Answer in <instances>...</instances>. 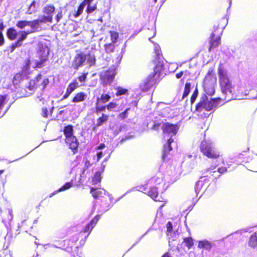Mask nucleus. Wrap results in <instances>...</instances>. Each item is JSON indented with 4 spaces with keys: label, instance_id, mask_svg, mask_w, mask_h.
I'll return each instance as SVG.
<instances>
[{
    "label": "nucleus",
    "instance_id": "6e6552de",
    "mask_svg": "<svg viewBox=\"0 0 257 257\" xmlns=\"http://www.w3.org/2000/svg\"><path fill=\"white\" fill-rule=\"evenodd\" d=\"M55 7L53 4H47L42 9V12L45 15L40 19H37L39 23H52L53 15L55 11Z\"/></svg>",
    "mask_w": 257,
    "mask_h": 257
},
{
    "label": "nucleus",
    "instance_id": "72a5a7b5",
    "mask_svg": "<svg viewBox=\"0 0 257 257\" xmlns=\"http://www.w3.org/2000/svg\"><path fill=\"white\" fill-rule=\"evenodd\" d=\"M191 84L190 82H186L185 84L183 94L182 95V97L181 99L183 100L185 98L187 97L189 94L191 90Z\"/></svg>",
    "mask_w": 257,
    "mask_h": 257
},
{
    "label": "nucleus",
    "instance_id": "9b49d317",
    "mask_svg": "<svg viewBox=\"0 0 257 257\" xmlns=\"http://www.w3.org/2000/svg\"><path fill=\"white\" fill-rule=\"evenodd\" d=\"M16 25L20 29H23L26 26L30 27L31 30H33L41 29L38 19H35L32 21L19 20L17 22Z\"/></svg>",
    "mask_w": 257,
    "mask_h": 257
},
{
    "label": "nucleus",
    "instance_id": "a211bd4d",
    "mask_svg": "<svg viewBox=\"0 0 257 257\" xmlns=\"http://www.w3.org/2000/svg\"><path fill=\"white\" fill-rule=\"evenodd\" d=\"M79 87V85L76 79L74 80L72 82L69 83L68 85L66 92L63 95L62 100L67 99L71 94L78 88Z\"/></svg>",
    "mask_w": 257,
    "mask_h": 257
},
{
    "label": "nucleus",
    "instance_id": "a19ab883",
    "mask_svg": "<svg viewBox=\"0 0 257 257\" xmlns=\"http://www.w3.org/2000/svg\"><path fill=\"white\" fill-rule=\"evenodd\" d=\"M183 241L188 249H190L194 245L193 240L191 237L184 238Z\"/></svg>",
    "mask_w": 257,
    "mask_h": 257
},
{
    "label": "nucleus",
    "instance_id": "774afa93",
    "mask_svg": "<svg viewBox=\"0 0 257 257\" xmlns=\"http://www.w3.org/2000/svg\"><path fill=\"white\" fill-rule=\"evenodd\" d=\"M28 14H32V12H29Z\"/></svg>",
    "mask_w": 257,
    "mask_h": 257
},
{
    "label": "nucleus",
    "instance_id": "9d476101",
    "mask_svg": "<svg viewBox=\"0 0 257 257\" xmlns=\"http://www.w3.org/2000/svg\"><path fill=\"white\" fill-rule=\"evenodd\" d=\"M100 218V215L98 214L96 215L93 218L91 219L90 222L85 226L83 229L78 234V238H79L80 237H82V236H81L82 233H86V235H85L82 238L81 241H83V243H84L85 241L86 238L90 234L92 229L96 225Z\"/></svg>",
    "mask_w": 257,
    "mask_h": 257
},
{
    "label": "nucleus",
    "instance_id": "0eeeda50",
    "mask_svg": "<svg viewBox=\"0 0 257 257\" xmlns=\"http://www.w3.org/2000/svg\"><path fill=\"white\" fill-rule=\"evenodd\" d=\"M93 1L94 0H83L78 6L77 11L74 13H70L69 16L72 15L75 18L78 17L82 14L85 5L87 6L86 9V13L88 14L92 13L97 8V4H91Z\"/></svg>",
    "mask_w": 257,
    "mask_h": 257
},
{
    "label": "nucleus",
    "instance_id": "393cba45",
    "mask_svg": "<svg viewBox=\"0 0 257 257\" xmlns=\"http://www.w3.org/2000/svg\"><path fill=\"white\" fill-rule=\"evenodd\" d=\"M19 32L14 28H9L7 29L6 32V35L8 39L10 40L13 41L17 38Z\"/></svg>",
    "mask_w": 257,
    "mask_h": 257
},
{
    "label": "nucleus",
    "instance_id": "4468645a",
    "mask_svg": "<svg viewBox=\"0 0 257 257\" xmlns=\"http://www.w3.org/2000/svg\"><path fill=\"white\" fill-rule=\"evenodd\" d=\"M162 129L164 134L170 135V137H172V135H175L177 134L179 127L177 124L166 122L163 124Z\"/></svg>",
    "mask_w": 257,
    "mask_h": 257
},
{
    "label": "nucleus",
    "instance_id": "bf43d9fd",
    "mask_svg": "<svg viewBox=\"0 0 257 257\" xmlns=\"http://www.w3.org/2000/svg\"><path fill=\"white\" fill-rule=\"evenodd\" d=\"M105 147V145L104 143H101L96 147V149H102Z\"/></svg>",
    "mask_w": 257,
    "mask_h": 257
},
{
    "label": "nucleus",
    "instance_id": "49530a36",
    "mask_svg": "<svg viewBox=\"0 0 257 257\" xmlns=\"http://www.w3.org/2000/svg\"><path fill=\"white\" fill-rule=\"evenodd\" d=\"M88 73H83L82 74L78 77V80L80 82L84 83L86 81Z\"/></svg>",
    "mask_w": 257,
    "mask_h": 257
},
{
    "label": "nucleus",
    "instance_id": "7c9ffc66",
    "mask_svg": "<svg viewBox=\"0 0 257 257\" xmlns=\"http://www.w3.org/2000/svg\"><path fill=\"white\" fill-rule=\"evenodd\" d=\"M249 246L255 248L257 247V233L256 232L254 233L252 235H251L249 242Z\"/></svg>",
    "mask_w": 257,
    "mask_h": 257
},
{
    "label": "nucleus",
    "instance_id": "58836bf2",
    "mask_svg": "<svg viewBox=\"0 0 257 257\" xmlns=\"http://www.w3.org/2000/svg\"><path fill=\"white\" fill-rule=\"evenodd\" d=\"M5 28V25L2 20H0V46L5 43V39L3 34V31Z\"/></svg>",
    "mask_w": 257,
    "mask_h": 257
},
{
    "label": "nucleus",
    "instance_id": "f704fd0d",
    "mask_svg": "<svg viewBox=\"0 0 257 257\" xmlns=\"http://www.w3.org/2000/svg\"><path fill=\"white\" fill-rule=\"evenodd\" d=\"M101 174L100 172H96L95 173L92 179V184L96 185L100 183L101 181Z\"/></svg>",
    "mask_w": 257,
    "mask_h": 257
},
{
    "label": "nucleus",
    "instance_id": "c85d7f7f",
    "mask_svg": "<svg viewBox=\"0 0 257 257\" xmlns=\"http://www.w3.org/2000/svg\"><path fill=\"white\" fill-rule=\"evenodd\" d=\"M23 79L22 73L18 72L15 74L13 78L12 82L14 85L19 84Z\"/></svg>",
    "mask_w": 257,
    "mask_h": 257
},
{
    "label": "nucleus",
    "instance_id": "39448f33",
    "mask_svg": "<svg viewBox=\"0 0 257 257\" xmlns=\"http://www.w3.org/2000/svg\"><path fill=\"white\" fill-rule=\"evenodd\" d=\"M49 83V80L47 77H43L41 73L37 75L33 79H31L29 82L28 86L26 87L30 92L29 95L33 94L37 88H40L41 90H44Z\"/></svg>",
    "mask_w": 257,
    "mask_h": 257
},
{
    "label": "nucleus",
    "instance_id": "603ef678",
    "mask_svg": "<svg viewBox=\"0 0 257 257\" xmlns=\"http://www.w3.org/2000/svg\"><path fill=\"white\" fill-rule=\"evenodd\" d=\"M167 227V235H169L170 233H171L172 232L173 230V225L171 222L169 221L167 222L166 225Z\"/></svg>",
    "mask_w": 257,
    "mask_h": 257
},
{
    "label": "nucleus",
    "instance_id": "2f4dec72",
    "mask_svg": "<svg viewBox=\"0 0 257 257\" xmlns=\"http://www.w3.org/2000/svg\"><path fill=\"white\" fill-rule=\"evenodd\" d=\"M73 185L72 181L71 182H66L64 185H63L61 187H60L58 190L55 191L53 193L50 195V197L52 196L53 195L55 194L56 192L63 191L66 190L69 188H70Z\"/></svg>",
    "mask_w": 257,
    "mask_h": 257
},
{
    "label": "nucleus",
    "instance_id": "052dcab7",
    "mask_svg": "<svg viewBox=\"0 0 257 257\" xmlns=\"http://www.w3.org/2000/svg\"><path fill=\"white\" fill-rule=\"evenodd\" d=\"M36 6V1L33 0L28 7L29 9H30L32 7H35Z\"/></svg>",
    "mask_w": 257,
    "mask_h": 257
},
{
    "label": "nucleus",
    "instance_id": "c9c22d12",
    "mask_svg": "<svg viewBox=\"0 0 257 257\" xmlns=\"http://www.w3.org/2000/svg\"><path fill=\"white\" fill-rule=\"evenodd\" d=\"M109 33L110 35L111 43L115 44L118 41L119 33L115 31H110Z\"/></svg>",
    "mask_w": 257,
    "mask_h": 257
},
{
    "label": "nucleus",
    "instance_id": "ddd939ff",
    "mask_svg": "<svg viewBox=\"0 0 257 257\" xmlns=\"http://www.w3.org/2000/svg\"><path fill=\"white\" fill-rule=\"evenodd\" d=\"M87 56L83 52L77 54L72 61V67L75 70H78L79 67L83 66L86 61Z\"/></svg>",
    "mask_w": 257,
    "mask_h": 257
},
{
    "label": "nucleus",
    "instance_id": "2eb2a0df",
    "mask_svg": "<svg viewBox=\"0 0 257 257\" xmlns=\"http://www.w3.org/2000/svg\"><path fill=\"white\" fill-rule=\"evenodd\" d=\"M226 25L227 20L225 18H222L214 24L211 33H214V34H219L221 36L223 30L225 28Z\"/></svg>",
    "mask_w": 257,
    "mask_h": 257
},
{
    "label": "nucleus",
    "instance_id": "f8f14e48",
    "mask_svg": "<svg viewBox=\"0 0 257 257\" xmlns=\"http://www.w3.org/2000/svg\"><path fill=\"white\" fill-rule=\"evenodd\" d=\"M139 189L144 194H147L155 201L161 202L162 200L158 198V190L156 187H152L149 189L145 185L139 186Z\"/></svg>",
    "mask_w": 257,
    "mask_h": 257
},
{
    "label": "nucleus",
    "instance_id": "e2e57ef3",
    "mask_svg": "<svg viewBox=\"0 0 257 257\" xmlns=\"http://www.w3.org/2000/svg\"><path fill=\"white\" fill-rule=\"evenodd\" d=\"M160 126V124H154L153 125V128H155L156 126V127H159Z\"/></svg>",
    "mask_w": 257,
    "mask_h": 257
},
{
    "label": "nucleus",
    "instance_id": "13d9d810",
    "mask_svg": "<svg viewBox=\"0 0 257 257\" xmlns=\"http://www.w3.org/2000/svg\"><path fill=\"white\" fill-rule=\"evenodd\" d=\"M153 179L156 182L158 181V184H160L163 182V179L162 177H154Z\"/></svg>",
    "mask_w": 257,
    "mask_h": 257
},
{
    "label": "nucleus",
    "instance_id": "dca6fc26",
    "mask_svg": "<svg viewBox=\"0 0 257 257\" xmlns=\"http://www.w3.org/2000/svg\"><path fill=\"white\" fill-rule=\"evenodd\" d=\"M227 171V168L225 167H222L219 168L217 170L212 171L211 168H208L206 171V175L203 177H207L212 178L213 180L217 179L221 174L224 173Z\"/></svg>",
    "mask_w": 257,
    "mask_h": 257
},
{
    "label": "nucleus",
    "instance_id": "1a4fd4ad",
    "mask_svg": "<svg viewBox=\"0 0 257 257\" xmlns=\"http://www.w3.org/2000/svg\"><path fill=\"white\" fill-rule=\"evenodd\" d=\"M213 109V102L208 99L206 96L202 97L199 102L197 103L195 106V111L201 113L204 110L210 111Z\"/></svg>",
    "mask_w": 257,
    "mask_h": 257
},
{
    "label": "nucleus",
    "instance_id": "c03bdc74",
    "mask_svg": "<svg viewBox=\"0 0 257 257\" xmlns=\"http://www.w3.org/2000/svg\"><path fill=\"white\" fill-rule=\"evenodd\" d=\"M7 97V95H0V114L1 113V110L4 107Z\"/></svg>",
    "mask_w": 257,
    "mask_h": 257
},
{
    "label": "nucleus",
    "instance_id": "de8ad7c7",
    "mask_svg": "<svg viewBox=\"0 0 257 257\" xmlns=\"http://www.w3.org/2000/svg\"><path fill=\"white\" fill-rule=\"evenodd\" d=\"M25 65L23 66L22 70L23 71L26 72L28 71L30 68V61L29 59H26L24 61Z\"/></svg>",
    "mask_w": 257,
    "mask_h": 257
},
{
    "label": "nucleus",
    "instance_id": "f257e3e1",
    "mask_svg": "<svg viewBox=\"0 0 257 257\" xmlns=\"http://www.w3.org/2000/svg\"><path fill=\"white\" fill-rule=\"evenodd\" d=\"M219 81L222 93L225 95L223 99L225 102L233 99H243L244 97L248 95L249 92L257 88V83L255 86L245 84L240 86L236 90L231 80L229 78L227 73L223 70L221 67L218 68Z\"/></svg>",
    "mask_w": 257,
    "mask_h": 257
},
{
    "label": "nucleus",
    "instance_id": "423d86ee",
    "mask_svg": "<svg viewBox=\"0 0 257 257\" xmlns=\"http://www.w3.org/2000/svg\"><path fill=\"white\" fill-rule=\"evenodd\" d=\"M216 82V78L213 74L212 71H209L204 79L203 84L204 90L206 94L209 96L214 94Z\"/></svg>",
    "mask_w": 257,
    "mask_h": 257
},
{
    "label": "nucleus",
    "instance_id": "5fc2aeb1",
    "mask_svg": "<svg viewBox=\"0 0 257 257\" xmlns=\"http://www.w3.org/2000/svg\"><path fill=\"white\" fill-rule=\"evenodd\" d=\"M48 111L46 107L42 108V116L44 118H47L48 116Z\"/></svg>",
    "mask_w": 257,
    "mask_h": 257
},
{
    "label": "nucleus",
    "instance_id": "a878e982",
    "mask_svg": "<svg viewBox=\"0 0 257 257\" xmlns=\"http://www.w3.org/2000/svg\"><path fill=\"white\" fill-rule=\"evenodd\" d=\"M108 119L109 116L104 113H102L101 116L97 118L96 126L100 127L102 126L104 123L106 122Z\"/></svg>",
    "mask_w": 257,
    "mask_h": 257
},
{
    "label": "nucleus",
    "instance_id": "3c124183",
    "mask_svg": "<svg viewBox=\"0 0 257 257\" xmlns=\"http://www.w3.org/2000/svg\"><path fill=\"white\" fill-rule=\"evenodd\" d=\"M45 249L47 252L53 253L57 249V247L53 245H46Z\"/></svg>",
    "mask_w": 257,
    "mask_h": 257
},
{
    "label": "nucleus",
    "instance_id": "b1692460",
    "mask_svg": "<svg viewBox=\"0 0 257 257\" xmlns=\"http://www.w3.org/2000/svg\"><path fill=\"white\" fill-rule=\"evenodd\" d=\"M86 98L87 94L84 92H77L72 98L71 102L74 103H80L85 101Z\"/></svg>",
    "mask_w": 257,
    "mask_h": 257
},
{
    "label": "nucleus",
    "instance_id": "69168bd1",
    "mask_svg": "<svg viewBox=\"0 0 257 257\" xmlns=\"http://www.w3.org/2000/svg\"><path fill=\"white\" fill-rule=\"evenodd\" d=\"M60 247H63V248H66V249H67V248H68L67 247H66L65 245H61V246H60Z\"/></svg>",
    "mask_w": 257,
    "mask_h": 257
},
{
    "label": "nucleus",
    "instance_id": "4d7b16f0",
    "mask_svg": "<svg viewBox=\"0 0 257 257\" xmlns=\"http://www.w3.org/2000/svg\"><path fill=\"white\" fill-rule=\"evenodd\" d=\"M183 74H184V72L183 71H181L178 73H177L175 74V76L177 79H180V78L182 77V76H183Z\"/></svg>",
    "mask_w": 257,
    "mask_h": 257
},
{
    "label": "nucleus",
    "instance_id": "cd10ccee",
    "mask_svg": "<svg viewBox=\"0 0 257 257\" xmlns=\"http://www.w3.org/2000/svg\"><path fill=\"white\" fill-rule=\"evenodd\" d=\"M87 56L86 61L89 67L94 66L96 63V58L94 55L88 53L86 54Z\"/></svg>",
    "mask_w": 257,
    "mask_h": 257
},
{
    "label": "nucleus",
    "instance_id": "473e14b6",
    "mask_svg": "<svg viewBox=\"0 0 257 257\" xmlns=\"http://www.w3.org/2000/svg\"><path fill=\"white\" fill-rule=\"evenodd\" d=\"M99 102H96L95 103V111L94 112L97 115L99 114L102 112H104L106 110V105H100L99 104Z\"/></svg>",
    "mask_w": 257,
    "mask_h": 257
},
{
    "label": "nucleus",
    "instance_id": "79ce46f5",
    "mask_svg": "<svg viewBox=\"0 0 257 257\" xmlns=\"http://www.w3.org/2000/svg\"><path fill=\"white\" fill-rule=\"evenodd\" d=\"M117 104L114 102H110L106 105V110L109 112L113 111L117 107Z\"/></svg>",
    "mask_w": 257,
    "mask_h": 257
},
{
    "label": "nucleus",
    "instance_id": "338daca9",
    "mask_svg": "<svg viewBox=\"0 0 257 257\" xmlns=\"http://www.w3.org/2000/svg\"><path fill=\"white\" fill-rule=\"evenodd\" d=\"M201 181H199L198 182V184H200V183H201Z\"/></svg>",
    "mask_w": 257,
    "mask_h": 257
},
{
    "label": "nucleus",
    "instance_id": "c756f323",
    "mask_svg": "<svg viewBox=\"0 0 257 257\" xmlns=\"http://www.w3.org/2000/svg\"><path fill=\"white\" fill-rule=\"evenodd\" d=\"M111 96L107 94H102L101 95L100 97L97 98L96 101L98 102H101L102 103H106L110 101L111 99Z\"/></svg>",
    "mask_w": 257,
    "mask_h": 257
},
{
    "label": "nucleus",
    "instance_id": "4c0bfd02",
    "mask_svg": "<svg viewBox=\"0 0 257 257\" xmlns=\"http://www.w3.org/2000/svg\"><path fill=\"white\" fill-rule=\"evenodd\" d=\"M115 44L110 43L109 44H105L104 46V50L106 53H111L114 52L115 50Z\"/></svg>",
    "mask_w": 257,
    "mask_h": 257
},
{
    "label": "nucleus",
    "instance_id": "5701e85b",
    "mask_svg": "<svg viewBox=\"0 0 257 257\" xmlns=\"http://www.w3.org/2000/svg\"><path fill=\"white\" fill-rule=\"evenodd\" d=\"M174 142V139L172 137H170L167 140V144H165L163 146V151L162 154V158L165 159L168 153L172 150V147L171 145V143Z\"/></svg>",
    "mask_w": 257,
    "mask_h": 257
},
{
    "label": "nucleus",
    "instance_id": "e433bc0d",
    "mask_svg": "<svg viewBox=\"0 0 257 257\" xmlns=\"http://www.w3.org/2000/svg\"><path fill=\"white\" fill-rule=\"evenodd\" d=\"M198 247L209 249L211 247V243L207 240L200 241L198 243Z\"/></svg>",
    "mask_w": 257,
    "mask_h": 257
},
{
    "label": "nucleus",
    "instance_id": "8fccbe9b",
    "mask_svg": "<svg viewBox=\"0 0 257 257\" xmlns=\"http://www.w3.org/2000/svg\"><path fill=\"white\" fill-rule=\"evenodd\" d=\"M222 100V99L219 97L211 99L210 101H212L213 102V108L216 107L217 105L220 104Z\"/></svg>",
    "mask_w": 257,
    "mask_h": 257
},
{
    "label": "nucleus",
    "instance_id": "f03ea898",
    "mask_svg": "<svg viewBox=\"0 0 257 257\" xmlns=\"http://www.w3.org/2000/svg\"><path fill=\"white\" fill-rule=\"evenodd\" d=\"M154 65L153 72L147 78L144 84L147 89L156 85L161 80V75L164 70L163 61L155 60L153 61Z\"/></svg>",
    "mask_w": 257,
    "mask_h": 257
},
{
    "label": "nucleus",
    "instance_id": "a18cd8bd",
    "mask_svg": "<svg viewBox=\"0 0 257 257\" xmlns=\"http://www.w3.org/2000/svg\"><path fill=\"white\" fill-rule=\"evenodd\" d=\"M22 45V43H19L18 41H16L15 43L12 44L9 46V49L10 53H12L16 48L21 47Z\"/></svg>",
    "mask_w": 257,
    "mask_h": 257
},
{
    "label": "nucleus",
    "instance_id": "37998d69",
    "mask_svg": "<svg viewBox=\"0 0 257 257\" xmlns=\"http://www.w3.org/2000/svg\"><path fill=\"white\" fill-rule=\"evenodd\" d=\"M198 95V90L196 88L193 91L191 97L190 98V102L191 104H193L196 101V98Z\"/></svg>",
    "mask_w": 257,
    "mask_h": 257
},
{
    "label": "nucleus",
    "instance_id": "ea45409f",
    "mask_svg": "<svg viewBox=\"0 0 257 257\" xmlns=\"http://www.w3.org/2000/svg\"><path fill=\"white\" fill-rule=\"evenodd\" d=\"M116 95L118 97L121 95H126L128 94V90L127 89L123 88L121 87H118L116 88Z\"/></svg>",
    "mask_w": 257,
    "mask_h": 257
},
{
    "label": "nucleus",
    "instance_id": "20e7f679",
    "mask_svg": "<svg viewBox=\"0 0 257 257\" xmlns=\"http://www.w3.org/2000/svg\"><path fill=\"white\" fill-rule=\"evenodd\" d=\"M63 133L65 135V142L68 146L73 154H76L78 152V148L79 145L78 140L75 136L74 135L73 127L71 125H68L64 127Z\"/></svg>",
    "mask_w": 257,
    "mask_h": 257
},
{
    "label": "nucleus",
    "instance_id": "412c9836",
    "mask_svg": "<svg viewBox=\"0 0 257 257\" xmlns=\"http://www.w3.org/2000/svg\"><path fill=\"white\" fill-rule=\"evenodd\" d=\"M157 111L159 115L164 117L168 114L170 111V107L164 103H159L157 106Z\"/></svg>",
    "mask_w": 257,
    "mask_h": 257
},
{
    "label": "nucleus",
    "instance_id": "864d4df0",
    "mask_svg": "<svg viewBox=\"0 0 257 257\" xmlns=\"http://www.w3.org/2000/svg\"><path fill=\"white\" fill-rule=\"evenodd\" d=\"M63 17V13L61 11L58 12L55 16V20L58 23Z\"/></svg>",
    "mask_w": 257,
    "mask_h": 257
},
{
    "label": "nucleus",
    "instance_id": "0e129e2a",
    "mask_svg": "<svg viewBox=\"0 0 257 257\" xmlns=\"http://www.w3.org/2000/svg\"><path fill=\"white\" fill-rule=\"evenodd\" d=\"M4 171H5V170H4V169L3 170H0V175L4 173Z\"/></svg>",
    "mask_w": 257,
    "mask_h": 257
},
{
    "label": "nucleus",
    "instance_id": "7ed1b4c3",
    "mask_svg": "<svg viewBox=\"0 0 257 257\" xmlns=\"http://www.w3.org/2000/svg\"><path fill=\"white\" fill-rule=\"evenodd\" d=\"M200 151L203 155L210 159H217L221 156L220 152L214 143L210 140L204 139L199 146Z\"/></svg>",
    "mask_w": 257,
    "mask_h": 257
},
{
    "label": "nucleus",
    "instance_id": "6e6d98bb",
    "mask_svg": "<svg viewBox=\"0 0 257 257\" xmlns=\"http://www.w3.org/2000/svg\"><path fill=\"white\" fill-rule=\"evenodd\" d=\"M103 156V152L102 151H99L96 154V162H98Z\"/></svg>",
    "mask_w": 257,
    "mask_h": 257
},
{
    "label": "nucleus",
    "instance_id": "f3484780",
    "mask_svg": "<svg viewBox=\"0 0 257 257\" xmlns=\"http://www.w3.org/2000/svg\"><path fill=\"white\" fill-rule=\"evenodd\" d=\"M221 36L219 34H214L211 33L209 37V51H211L212 49L217 47L221 44Z\"/></svg>",
    "mask_w": 257,
    "mask_h": 257
},
{
    "label": "nucleus",
    "instance_id": "6ab92c4d",
    "mask_svg": "<svg viewBox=\"0 0 257 257\" xmlns=\"http://www.w3.org/2000/svg\"><path fill=\"white\" fill-rule=\"evenodd\" d=\"M48 55L49 51L47 50V51L45 52V50L42 46V49H40L39 50L40 61L37 62V63H36L35 67L38 68H41L43 66L44 64L48 60Z\"/></svg>",
    "mask_w": 257,
    "mask_h": 257
},
{
    "label": "nucleus",
    "instance_id": "09e8293b",
    "mask_svg": "<svg viewBox=\"0 0 257 257\" xmlns=\"http://www.w3.org/2000/svg\"><path fill=\"white\" fill-rule=\"evenodd\" d=\"M130 109V108H128L124 111L120 113L118 115V117L122 120H124L127 117V114Z\"/></svg>",
    "mask_w": 257,
    "mask_h": 257
},
{
    "label": "nucleus",
    "instance_id": "4be33fe9",
    "mask_svg": "<svg viewBox=\"0 0 257 257\" xmlns=\"http://www.w3.org/2000/svg\"><path fill=\"white\" fill-rule=\"evenodd\" d=\"M41 29H35V30H31L28 31H19V34L20 35V37L17 40L19 43H22V42L26 40L27 38L28 35L36 33L40 31Z\"/></svg>",
    "mask_w": 257,
    "mask_h": 257
},
{
    "label": "nucleus",
    "instance_id": "bb28decb",
    "mask_svg": "<svg viewBox=\"0 0 257 257\" xmlns=\"http://www.w3.org/2000/svg\"><path fill=\"white\" fill-rule=\"evenodd\" d=\"M90 193L94 199H97L102 196V192L100 189L91 187Z\"/></svg>",
    "mask_w": 257,
    "mask_h": 257
},
{
    "label": "nucleus",
    "instance_id": "aec40b11",
    "mask_svg": "<svg viewBox=\"0 0 257 257\" xmlns=\"http://www.w3.org/2000/svg\"><path fill=\"white\" fill-rule=\"evenodd\" d=\"M115 74L113 70H108L103 72L102 74V79L107 83H110L113 80Z\"/></svg>",
    "mask_w": 257,
    "mask_h": 257
},
{
    "label": "nucleus",
    "instance_id": "680f3d73",
    "mask_svg": "<svg viewBox=\"0 0 257 257\" xmlns=\"http://www.w3.org/2000/svg\"><path fill=\"white\" fill-rule=\"evenodd\" d=\"M162 257H171L168 252H166Z\"/></svg>",
    "mask_w": 257,
    "mask_h": 257
}]
</instances>
